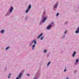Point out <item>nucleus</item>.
Listing matches in <instances>:
<instances>
[{"label": "nucleus", "mask_w": 79, "mask_h": 79, "mask_svg": "<svg viewBox=\"0 0 79 79\" xmlns=\"http://www.w3.org/2000/svg\"><path fill=\"white\" fill-rule=\"evenodd\" d=\"M40 76V70H39L37 73V74L35 75V78L34 79H37Z\"/></svg>", "instance_id": "obj_1"}, {"label": "nucleus", "mask_w": 79, "mask_h": 79, "mask_svg": "<svg viewBox=\"0 0 79 79\" xmlns=\"http://www.w3.org/2000/svg\"><path fill=\"white\" fill-rule=\"evenodd\" d=\"M47 17H44L43 19H42L41 21H40V25H42L43 23H45V22L46 20H47Z\"/></svg>", "instance_id": "obj_2"}, {"label": "nucleus", "mask_w": 79, "mask_h": 79, "mask_svg": "<svg viewBox=\"0 0 79 79\" xmlns=\"http://www.w3.org/2000/svg\"><path fill=\"white\" fill-rule=\"evenodd\" d=\"M33 43H34V44H37V41L35 40H34L30 44H29L30 47H31V46H32V45Z\"/></svg>", "instance_id": "obj_3"}, {"label": "nucleus", "mask_w": 79, "mask_h": 79, "mask_svg": "<svg viewBox=\"0 0 79 79\" xmlns=\"http://www.w3.org/2000/svg\"><path fill=\"white\" fill-rule=\"evenodd\" d=\"M13 10H14V7H13L11 6L10 8V9L9 10V12L11 13L13 12Z\"/></svg>", "instance_id": "obj_4"}, {"label": "nucleus", "mask_w": 79, "mask_h": 79, "mask_svg": "<svg viewBox=\"0 0 79 79\" xmlns=\"http://www.w3.org/2000/svg\"><path fill=\"white\" fill-rule=\"evenodd\" d=\"M52 27V25L50 24L47 27H46V29L48 30H50Z\"/></svg>", "instance_id": "obj_5"}, {"label": "nucleus", "mask_w": 79, "mask_h": 79, "mask_svg": "<svg viewBox=\"0 0 79 79\" xmlns=\"http://www.w3.org/2000/svg\"><path fill=\"white\" fill-rule=\"evenodd\" d=\"M23 73H22V72H20L18 75V77H19V79H21V78L22 77V76H23Z\"/></svg>", "instance_id": "obj_6"}, {"label": "nucleus", "mask_w": 79, "mask_h": 79, "mask_svg": "<svg viewBox=\"0 0 79 79\" xmlns=\"http://www.w3.org/2000/svg\"><path fill=\"white\" fill-rule=\"evenodd\" d=\"M43 35V33H41V34L39 35L38 36L37 38V39H39V38L41 37V36Z\"/></svg>", "instance_id": "obj_7"}, {"label": "nucleus", "mask_w": 79, "mask_h": 79, "mask_svg": "<svg viewBox=\"0 0 79 79\" xmlns=\"http://www.w3.org/2000/svg\"><path fill=\"white\" fill-rule=\"evenodd\" d=\"M11 14V13H10V12H7L6 13V14L5 15V16H9Z\"/></svg>", "instance_id": "obj_8"}, {"label": "nucleus", "mask_w": 79, "mask_h": 79, "mask_svg": "<svg viewBox=\"0 0 79 79\" xmlns=\"http://www.w3.org/2000/svg\"><path fill=\"white\" fill-rule=\"evenodd\" d=\"M58 6V3H56L55 5L54 6V8H57V6Z\"/></svg>", "instance_id": "obj_9"}, {"label": "nucleus", "mask_w": 79, "mask_h": 79, "mask_svg": "<svg viewBox=\"0 0 79 79\" xmlns=\"http://www.w3.org/2000/svg\"><path fill=\"white\" fill-rule=\"evenodd\" d=\"M76 54V52L74 51L73 53L72 54V56L73 57H74L75 56V55Z\"/></svg>", "instance_id": "obj_10"}, {"label": "nucleus", "mask_w": 79, "mask_h": 79, "mask_svg": "<svg viewBox=\"0 0 79 79\" xmlns=\"http://www.w3.org/2000/svg\"><path fill=\"white\" fill-rule=\"evenodd\" d=\"M31 4H30L28 6L27 9L29 10V11L30 10H31Z\"/></svg>", "instance_id": "obj_11"}, {"label": "nucleus", "mask_w": 79, "mask_h": 79, "mask_svg": "<svg viewBox=\"0 0 79 79\" xmlns=\"http://www.w3.org/2000/svg\"><path fill=\"white\" fill-rule=\"evenodd\" d=\"M35 44H34L32 45V50H34V48L35 47Z\"/></svg>", "instance_id": "obj_12"}, {"label": "nucleus", "mask_w": 79, "mask_h": 79, "mask_svg": "<svg viewBox=\"0 0 79 79\" xmlns=\"http://www.w3.org/2000/svg\"><path fill=\"white\" fill-rule=\"evenodd\" d=\"M5 32V30H2L0 31V33H1V34H3Z\"/></svg>", "instance_id": "obj_13"}, {"label": "nucleus", "mask_w": 79, "mask_h": 79, "mask_svg": "<svg viewBox=\"0 0 79 79\" xmlns=\"http://www.w3.org/2000/svg\"><path fill=\"white\" fill-rule=\"evenodd\" d=\"M79 62V59H76V61H75V64H77V63Z\"/></svg>", "instance_id": "obj_14"}, {"label": "nucleus", "mask_w": 79, "mask_h": 79, "mask_svg": "<svg viewBox=\"0 0 79 79\" xmlns=\"http://www.w3.org/2000/svg\"><path fill=\"white\" fill-rule=\"evenodd\" d=\"M50 63H51V61H50L49 62H48L47 64V66H48L50 64Z\"/></svg>", "instance_id": "obj_15"}, {"label": "nucleus", "mask_w": 79, "mask_h": 79, "mask_svg": "<svg viewBox=\"0 0 79 79\" xmlns=\"http://www.w3.org/2000/svg\"><path fill=\"white\" fill-rule=\"evenodd\" d=\"M29 9H27L26 10L25 12L26 13H27L29 12Z\"/></svg>", "instance_id": "obj_16"}, {"label": "nucleus", "mask_w": 79, "mask_h": 79, "mask_svg": "<svg viewBox=\"0 0 79 79\" xmlns=\"http://www.w3.org/2000/svg\"><path fill=\"white\" fill-rule=\"evenodd\" d=\"M47 49H45V50H44L43 52L45 53H47Z\"/></svg>", "instance_id": "obj_17"}, {"label": "nucleus", "mask_w": 79, "mask_h": 79, "mask_svg": "<svg viewBox=\"0 0 79 79\" xmlns=\"http://www.w3.org/2000/svg\"><path fill=\"white\" fill-rule=\"evenodd\" d=\"M44 36H42V37H41L40 39L41 40H43V39H44Z\"/></svg>", "instance_id": "obj_18"}, {"label": "nucleus", "mask_w": 79, "mask_h": 79, "mask_svg": "<svg viewBox=\"0 0 79 79\" xmlns=\"http://www.w3.org/2000/svg\"><path fill=\"white\" fill-rule=\"evenodd\" d=\"M10 48V47L8 46L6 47V48L5 50H8Z\"/></svg>", "instance_id": "obj_19"}, {"label": "nucleus", "mask_w": 79, "mask_h": 79, "mask_svg": "<svg viewBox=\"0 0 79 79\" xmlns=\"http://www.w3.org/2000/svg\"><path fill=\"white\" fill-rule=\"evenodd\" d=\"M66 67H65V69L64 70V72H66Z\"/></svg>", "instance_id": "obj_20"}, {"label": "nucleus", "mask_w": 79, "mask_h": 79, "mask_svg": "<svg viewBox=\"0 0 79 79\" xmlns=\"http://www.w3.org/2000/svg\"><path fill=\"white\" fill-rule=\"evenodd\" d=\"M60 15V14H59L58 13H57L56 15V16H58V15Z\"/></svg>", "instance_id": "obj_21"}, {"label": "nucleus", "mask_w": 79, "mask_h": 79, "mask_svg": "<svg viewBox=\"0 0 79 79\" xmlns=\"http://www.w3.org/2000/svg\"><path fill=\"white\" fill-rule=\"evenodd\" d=\"M28 18V16H27L26 17H25V19L26 20H27V19Z\"/></svg>", "instance_id": "obj_22"}, {"label": "nucleus", "mask_w": 79, "mask_h": 79, "mask_svg": "<svg viewBox=\"0 0 79 79\" xmlns=\"http://www.w3.org/2000/svg\"><path fill=\"white\" fill-rule=\"evenodd\" d=\"M67 30H66L65 31V32H64V34H66V33H67Z\"/></svg>", "instance_id": "obj_23"}, {"label": "nucleus", "mask_w": 79, "mask_h": 79, "mask_svg": "<svg viewBox=\"0 0 79 79\" xmlns=\"http://www.w3.org/2000/svg\"><path fill=\"white\" fill-rule=\"evenodd\" d=\"M77 70H75L73 71V73H74V74H75V73H77Z\"/></svg>", "instance_id": "obj_24"}, {"label": "nucleus", "mask_w": 79, "mask_h": 79, "mask_svg": "<svg viewBox=\"0 0 79 79\" xmlns=\"http://www.w3.org/2000/svg\"><path fill=\"white\" fill-rule=\"evenodd\" d=\"M68 21H66V22L64 23V24H68Z\"/></svg>", "instance_id": "obj_25"}, {"label": "nucleus", "mask_w": 79, "mask_h": 79, "mask_svg": "<svg viewBox=\"0 0 79 79\" xmlns=\"http://www.w3.org/2000/svg\"><path fill=\"white\" fill-rule=\"evenodd\" d=\"M65 37V35H64L62 37V38H64Z\"/></svg>", "instance_id": "obj_26"}, {"label": "nucleus", "mask_w": 79, "mask_h": 79, "mask_svg": "<svg viewBox=\"0 0 79 79\" xmlns=\"http://www.w3.org/2000/svg\"><path fill=\"white\" fill-rule=\"evenodd\" d=\"M6 68H7V67H6L5 69H4V70L6 71Z\"/></svg>", "instance_id": "obj_27"}, {"label": "nucleus", "mask_w": 79, "mask_h": 79, "mask_svg": "<svg viewBox=\"0 0 79 79\" xmlns=\"http://www.w3.org/2000/svg\"><path fill=\"white\" fill-rule=\"evenodd\" d=\"M9 76H11V73H10L9 74Z\"/></svg>", "instance_id": "obj_28"}, {"label": "nucleus", "mask_w": 79, "mask_h": 79, "mask_svg": "<svg viewBox=\"0 0 79 79\" xmlns=\"http://www.w3.org/2000/svg\"><path fill=\"white\" fill-rule=\"evenodd\" d=\"M27 76H30V74H27Z\"/></svg>", "instance_id": "obj_29"}, {"label": "nucleus", "mask_w": 79, "mask_h": 79, "mask_svg": "<svg viewBox=\"0 0 79 79\" xmlns=\"http://www.w3.org/2000/svg\"><path fill=\"white\" fill-rule=\"evenodd\" d=\"M19 79V77H17L16 78V79Z\"/></svg>", "instance_id": "obj_30"}, {"label": "nucleus", "mask_w": 79, "mask_h": 79, "mask_svg": "<svg viewBox=\"0 0 79 79\" xmlns=\"http://www.w3.org/2000/svg\"><path fill=\"white\" fill-rule=\"evenodd\" d=\"M8 78H10V76H8Z\"/></svg>", "instance_id": "obj_31"}, {"label": "nucleus", "mask_w": 79, "mask_h": 79, "mask_svg": "<svg viewBox=\"0 0 79 79\" xmlns=\"http://www.w3.org/2000/svg\"><path fill=\"white\" fill-rule=\"evenodd\" d=\"M44 14H45V11H44Z\"/></svg>", "instance_id": "obj_32"}, {"label": "nucleus", "mask_w": 79, "mask_h": 79, "mask_svg": "<svg viewBox=\"0 0 79 79\" xmlns=\"http://www.w3.org/2000/svg\"><path fill=\"white\" fill-rule=\"evenodd\" d=\"M53 10H54V11H56V9H53Z\"/></svg>", "instance_id": "obj_33"}, {"label": "nucleus", "mask_w": 79, "mask_h": 79, "mask_svg": "<svg viewBox=\"0 0 79 79\" xmlns=\"http://www.w3.org/2000/svg\"><path fill=\"white\" fill-rule=\"evenodd\" d=\"M52 24H54V23L53 22H52Z\"/></svg>", "instance_id": "obj_34"}, {"label": "nucleus", "mask_w": 79, "mask_h": 79, "mask_svg": "<svg viewBox=\"0 0 79 79\" xmlns=\"http://www.w3.org/2000/svg\"><path fill=\"white\" fill-rule=\"evenodd\" d=\"M77 10H75V12H77Z\"/></svg>", "instance_id": "obj_35"}, {"label": "nucleus", "mask_w": 79, "mask_h": 79, "mask_svg": "<svg viewBox=\"0 0 79 79\" xmlns=\"http://www.w3.org/2000/svg\"><path fill=\"white\" fill-rule=\"evenodd\" d=\"M47 56H48H48H49V55H48Z\"/></svg>", "instance_id": "obj_36"}, {"label": "nucleus", "mask_w": 79, "mask_h": 79, "mask_svg": "<svg viewBox=\"0 0 79 79\" xmlns=\"http://www.w3.org/2000/svg\"><path fill=\"white\" fill-rule=\"evenodd\" d=\"M78 9H79V6H78Z\"/></svg>", "instance_id": "obj_37"}, {"label": "nucleus", "mask_w": 79, "mask_h": 79, "mask_svg": "<svg viewBox=\"0 0 79 79\" xmlns=\"http://www.w3.org/2000/svg\"><path fill=\"white\" fill-rule=\"evenodd\" d=\"M50 53H51V52H49V54H50Z\"/></svg>", "instance_id": "obj_38"}]
</instances>
